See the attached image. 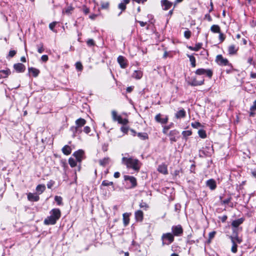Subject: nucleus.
<instances>
[{"label":"nucleus","mask_w":256,"mask_h":256,"mask_svg":"<svg viewBox=\"0 0 256 256\" xmlns=\"http://www.w3.org/2000/svg\"><path fill=\"white\" fill-rule=\"evenodd\" d=\"M179 132L177 130H172L170 131L168 135L170 136V140L171 143H173L174 142H176L177 140V138H176V136L178 135Z\"/></svg>","instance_id":"nucleus-15"},{"label":"nucleus","mask_w":256,"mask_h":256,"mask_svg":"<svg viewBox=\"0 0 256 256\" xmlns=\"http://www.w3.org/2000/svg\"><path fill=\"white\" fill-rule=\"evenodd\" d=\"M139 206L140 208H143L144 210H147L148 208H149L148 205L146 202H144L142 201L140 204Z\"/></svg>","instance_id":"nucleus-42"},{"label":"nucleus","mask_w":256,"mask_h":256,"mask_svg":"<svg viewBox=\"0 0 256 256\" xmlns=\"http://www.w3.org/2000/svg\"><path fill=\"white\" fill-rule=\"evenodd\" d=\"M110 161V159L108 157L104 158L99 160L100 164L102 166H105L108 164Z\"/></svg>","instance_id":"nucleus-27"},{"label":"nucleus","mask_w":256,"mask_h":256,"mask_svg":"<svg viewBox=\"0 0 256 256\" xmlns=\"http://www.w3.org/2000/svg\"><path fill=\"white\" fill-rule=\"evenodd\" d=\"M124 180H129L130 182L132 184L131 188H134L137 185L136 180L132 176H124Z\"/></svg>","instance_id":"nucleus-14"},{"label":"nucleus","mask_w":256,"mask_h":256,"mask_svg":"<svg viewBox=\"0 0 256 256\" xmlns=\"http://www.w3.org/2000/svg\"><path fill=\"white\" fill-rule=\"evenodd\" d=\"M233 232L232 235L230 236L232 243L240 244L242 240V238L238 236V232L236 229L232 230Z\"/></svg>","instance_id":"nucleus-7"},{"label":"nucleus","mask_w":256,"mask_h":256,"mask_svg":"<svg viewBox=\"0 0 256 256\" xmlns=\"http://www.w3.org/2000/svg\"><path fill=\"white\" fill-rule=\"evenodd\" d=\"M50 216H48L44 220L46 225H54L61 216V212L59 208H53L50 212Z\"/></svg>","instance_id":"nucleus-1"},{"label":"nucleus","mask_w":256,"mask_h":256,"mask_svg":"<svg viewBox=\"0 0 256 256\" xmlns=\"http://www.w3.org/2000/svg\"><path fill=\"white\" fill-rule=\"evenodd\" d=\"M143 74L141 70H134L132 74V77L137 80L140 79L142 76Z\"/></svg>","instance_id":"nucleus-26"},{"label":"nucleus","mask_w":256,"mask_h":256,"mask_svg":"<svg viewBox=\"0 0 256 256\" xmlns=\"http://www.w3.org/2000/svg\"><path fill=\"white\" fill-rule=\"evenodd\" d=\"M158 170L164 174H168L167 166L166 165L163 164H160L158 166Z\"/></svg>","instance_id":"nucleus-24"},{"label":"nucleus","mask_w":256,"mask_h":256,"mask_svg":"<svg viewBox=\"0 0 256 256\" xmlns=\"http://www.w3.org/2000/svg\"><path fill=\"white\" fill-rule=\"evenodd\" d=\"M28 70L29 72L32 73L34 77H36L40 74V70L34 68H29Z\"/></svg>","instance_id":"nucleus-29"},{"label":"nucleus","mask_w":256,"mask_h":256,"mask_svg":"<svg viewBox=\"0 0 256 256\" xmlns=\"http://www.w3.org/2000/svg\"><path fill=\"white\" fill-rule=\"evenodd\" d=\"M76 68L80 71L82 70L83 68L82 65L80 62H76Z\"/></svg>","instance_id":"nucleus-49"},{"label":"nucleus","mask_w":256,"mask_h":256,"mask_svg":"<svg viewBox=\"0 0 256 256\" xmlns=\"http://www.w3.org/2000/svg\"><path fill=\"white\" fill-rule=\"evenodd\" d=\"M14 68L18 72H23L26 70L24 65L22 63L14 64Z\"/></svg>","instance_id":"nucleus-17"},{"label":"nucleus","mask_w":256,"mask_h":256,"mask_svg":"<svg viewBox=\"0 0 256 256\" xmlns=\"http://www.w3.org/2000/svg\"><path fill=\"white\" fill-rule=\"evenodd\" d=\"M162 115L160 114H156L155 116V120L156 122L160 123L161 124H166L168 122V116H165L164 118H162Z\"/></svg>","instance_id":"nucleus-10"},{"label":"nucleus","mask_w":256,"mask_h":256,"mask_svg":"<svg viewBox=\"0 0 256 256\" xmlns=\"http://www.w3.org/2000/svg\"><path fill=\"white\" fill-rule=\"evenodd\" d=\"M10 74V71L9 69L0 70V79L8 77Z\"/></svg>","instance_id":"nucleus-28"},{"label":"nucleus","mask_w":256,"mask_h":256,"mask_svg":"<svg viewBox=\"0 0 256 256\" xmlns=\"http://www.w3.org/2000/svg\"><path fill=\"white\" fill-rule=\"evenodd\" d=\"M54 184V182L52 180H50L47 184V187L48 188H51Z\"/></svg>","instance_id":"nucleus-54"},{"label":"nucleus","mask_w":256,"mask_h":256,"mask_svg":"<svg viewBox=\"0 0 256 256\" xmlns=\"http://www.w3.org/2000/svg\"><path fill=\"white\" fill-rule=\"evenodd\" d=\"M191 125L192 127L195 128H198L202 126L200 123L198 122H196L194 123H192Z\"/></svg>","instance_id":"nucleus-50"},{"label":"nucleus","mask_w":256,"mask_h":256,"mask_svg":"<svg viewBox=\"0 0 256 256\" xmlns=\"http://www.w3.org/2000/svg\"><path fill=\"white\" fill-rule=\"evenodd\" d=\"M186 116V112L184 108L179 110L175 114V117L178 119L181 118H184Z\"/></svg>","instance_id":"nucleus-22"},{"label":"nucleus","mask_w":256,"mask_h":256,"mask_svg":"<svg viewBox=\"0 0 256 256\" xmlns=\"http://www.w3.org/2000/svg\"><path fill=\"white\" fill-rule=\"evenodd\" d=\"M46 190L44 184H38L36 188V190L39 194H42Z\"/></svg>","instance_id":"nucleus-33"},{"label":"nucleus","mask_w":256,"mask_h":256,"mask_svg":"<svg viewBox=\"0 0 256 256\" xmlns=\"http://www.w3.org/2000/svg\"><path fill=\"white\" fill-rule=\"evenodd\" d=\"M184 36L186 38L189 39L191 36V32L189 30H186L184 32Z\"/></svg>","instance_id":"nucleus-53"},{"label":"nucleus","mask_w":256,"mask_h":256,"mask_svg":"<svg viewBox=\"0 0 256 256\" xmlns=\"http://www.w3.org/2000/svg\"><path fill=\"white\" fill-rule=\"evenodd\" d=\"M202 46V43H198L196 44V46L193 47L191 46H188V48L194 51H198Z\"/></svg>","instance_id":"nucleus-34"},{"label":"nucleus","mask_w":256,"mask_h":256,"mask_svg":"<svg viewBox=\"0 0 256 256\" xmlns=\"http://www.w3.org/2000/svg\"><path fill=\"white\" fill-rule=\"evenodd\" d=\"M112 117L113 121L118 122L120 124L126 125L128 123V118H122V116L118 114L117 112L115 110H112Z\"/></svg>","instance_id":"nucleus-4"},{"label":"nucleus","mask_w":256,"mask_h":256,"mask_svg":"<svg viewBox=\"0 0 256 256\" xmlns=\"http://www.w3.org/2000/svg\"><path fill=\"white\" fill-rule=\"evenodd\" d=\"M238 50V47L234 44L230 45L228 48V52L230 54H236Z\"/></svg>","instance_id":"nucleus-21"},{"label":"nucleus","mask_w":256,"mask_h":256,"mask_svg":"<svg viewBox=\"0 0 256 256\" xmlns=\"http://www.w3.org/2000/svg\"><path fill=\"white\" fill-rule=\"evenodd\" d=\"M84 132L86 134H89L90 132V128L88 126H85L84 128Z\"/></svg>","instance_id":"nucleus-59"},{"label":"nucleus","mask_w":256,"mask_h":256,"mask_svg":"<svg viewBox=\"0 0 256 256\" xmlns=\"http://www.w3.org/2000/svg\"><path fill=\"white\" fill-rule=\"evenodd\" d=\"M210 30L214 33H220V28L219 26L214 24L211 26Z\"/></svg>","instance_id":"nucleus-32"},{"label":"nucleus","mask_w":256,"mask_h":256,"mask_svg":"<svg viewBox=\"0 0 256 256\" xmlns=\"http://www.w3.org/2000/svg\"><path fill=\"white\" fill-rule=\"evenodd\" d=\"M120 130L122 132L126 134L128 132V128L126 126H122L121 127Z\"/></svg>","instance_id":"nucleus-57"},{"label":"nucleus","mask_w":256,"mask_h":256,"mask_svg":"<svg viewBox=\"0 0 256 256\" xmlns=\"http://www.w3.org/2000/svg\"><path fill=\"white\" fill-rule=\"evenodd\" d=\"M162 241V246L170 245L174 241V234L170 232H166L163 234L161 237Z\"/></svg>","instance_id":"nucleus-3"},{"label":"nucleus","mask_w":256,"mask_h":256,"mask_svg":"<svg viewBox=\"0 0 256 256\" xmlns=\"http://www.w3.org/2000/svg\"><path fill=\"white\" fill-rule=\"evenodd\" d=\"M172 234H174V237L181 236L183 234V228L182 226L180 225L174 226L172 227Z\"/></svg>","instance_id":"nucleus-6"},{"label":"nucleus","mask_w":256,"mask_h":256,"mask_svg":"<svg viewBox=\"0 0 256 256\" xmlns=\"http://www.w3.org/2000/svg\"><path fill=\"white\" fill-rule=\"evenodd\" d=\"M122 164L126 165L128 168H130L138 172L140 168V163L138 159L132 158L123 157Z\"/></svg>","instance_id":"nucleus-2"},{"label":"nucleus","mask_w":256,"mask_h":256,"mask_svg":"<svg viewBox=\"0 0 256 256\" xmlns=\"http://www.w3.org/2000/svg\"><path fill=\"white\" fill-rule=\"evenodd\" d=\"M70 130L73 132L74 136H76L77 134H80L82 132L81 128H77L76 126L71 127Z\"/></svg>","instance_id":"nucleus-31"},{"label":"nucleus","mask_w":256,"mask_h":256,"mask_svg":"<svg viewBox=\"0 0 256 256\" xmlns=\"http://www.w3.org/2000/svg\"><path fill=\"white\" fill-rule=\"evenodd\" d=\"M160 2L163 8V10H166L170 9L174 4L168 0H162Z\"/></svg>","instance_id":"nucleus-16"},{"label":"nucleus","mask_w":256,"mask_h":256,"mask_svg":"<svg viewBox=\"0 0 256 256\" xmlns=\"http://www.w3.org/2000/svg\"><path fill=\"white\" fill-rule=\"evenodd\" d=\"M62 152L66 155H69L72 152V149L69 146L66 145L62 148Z\"/></svg>","instance_id":"nucleus-30"},{"label":"nucleus","mask_w":256,"mask_h":256,"mask_svg":"<svg viewBox=\"0 0 256 256\" xmlns=\"http://www.w3.org/2000/svg\"><path fill=\"white\" fill-rule=\"evenodd\" d=\"M206 186L211 190H214L216 188V181L214 179H210L206 182Z\"/></svg>","instance_id":"nucleus-19"},{"label":"nucleus","mask_w":256,"mask_h":256,"mask_svg":"<svg viewBox=\"0 0 256 256\" xmlns=\"http://www.w3.org/2000/svg\"><path fill=\"white\" fill-rule=\"evenodd\" d=\"M86 43L89 46H93L94 45V42L92 39L88 40Z\"/></svg>","instance_id":"nucleus-55"},{"label":"nucleus","mask_w":256,"mask_h":256,"mask_svg":"<svg viewBox=\"0 0 256 256\" xmlns=\"http://www.w3.org/2000/svg\"><path fill=\"white\" fill-rule=\"evenodd\" d=\"M101 8L102 9H108L110 6L108 2H100Z\"/></svg>","instance_id":"nucleus-39"},{"label":"nucleus","mask_w":256,"mask_h":256,"mask_svg":"<svg viewBox=\"0 0 256 256\" xmlns=\"http://www.w3.org/2000/svg\"><path fill=\"white\" fill-rule=\"evenodd\" d=\"M244 220V219L242 218L234 220L232 223V226L233 227V229L236 230L237 232H238L239 230H242V228H240L238 227L243 223Z\"/></svg>","instance_id":"nucleus-11"},{"label":"nucleus","mask_w":256,"mask_h":256,"mask_svg":"<svg viewBox=\"0 0 256 256\" xmlns=\"http://www.w3.org/2000/svg\"><path fill=\"white\" fill-rule=\"evenodd\" d=\"M76 162L74 158H70L68 159V164L72 168L75 167L76 166Z\"/></svg>","instance_id":"nucleus-37"},{"label":"nucleus","mask_w":256,"mask_h":256,"mask_svg":"<svg viewBox=\"0 0 256 256\" xmlns=\"http://www.w3.org/2000/svg\"><path fill=\"white\" fill-rule=\"evenodd\" d=\"M28 199L30 202H38L40 200V197L36 194L30 192L28 194Z\"/></svg>","instance_id":"nucleus-20"},{"label":"nucleus","mask_w":256,"mask_h":256,"mask_svg":"<svg viewBox=\"0 0 256 256\" xmlns=\"http://www.w3.org/2000/svg\"><path fill=\"white\" fill-rule=\"evenodd\" d=\"M218 34H219L218 38H219V40H220V42H222L226 38V36L224 35V34H222L221 32H220V33H218Z\"/></svg>","instance_id":"nucleus-51"},{"label":"nucleus","mask_w":256,"mask_h":256,"mask_svg":"<svg viewBox=\"0 0 256 256\" xmlns=\"http://www.w3.org/2000/svg\"><path fill=\"white\" fill-rule=\"evenodd\" d=\"M216 234V232H210L209 233V241L210 242V240L214 238V236Z\"/></svg>","instance_id":"nucleus-61"},{"label":"nucleus","mask_w":256,"mask_h":256,"mask_svg":"<svg viewBox=\"0 0 256 256\" xmlns=\"http://www.w3.org/2000/svg\"><path fill=\"white\" fill-rule=\"evenodd\" d=\"M206 70V69L204 68H198L196 70L195 73L196 74L199 76L205 74Z\"/></svg>","instance_id":"nucleus-41"},{"label":"nucleus","mask_w":256,"mask_h":256,"mask_svg":"<svg viewBox=\"0 0 256 256\" xmlns=\"http://www.w3.org/2000/svg\"><path fill=\"white\" fill-rule=\"evenodd\" d=\"M198 134L200 137L202 138H205L206 137V132L204 130H200L198 132Z\"/></svg>","instance_id":"nucleus-40"},{"label":"nucleus","mask_w":256,"mask_h":256,"mask_svg":"<svg viewBox=\"0 0 256 256\" xmlns=\"http://www.w3.org/2000/svg\"><path fill=\"white\" fill-rule=\"evenodd\" d=\"M84 152L82 150H79L75 152L73 154V156L76 159V161L81 162L82 160L84 158Z\"/></svg>","instance_id":"nucleus-9"},{"label":"nucleus","mask_w":256,"mask_h":256,"mask_svg":"<svg viewBox=\"0 0 256 256\" xmlns=\"http://www.w3.org/2000/svg\"><path fill=\"white\" fill-rule=\"evenodd\" d=\"M130 0H122L118 4V8L121 10V12L118 14L120 16L122 12L124 11L126 8V4L130 2Z\"/></svg>","instance_id":"nucleus-12"},{"label":"nucleus","mask_w":256,"mask_h":256,"mask_svg":"<svg viewBox=\"0 0 256 256\" xmlns=\"http://www.w3.org/2000/svg\"><path fill=\"white\" fill-rule=\"evenodd\" d=\"M102 185L103 186H113L114 183L112 182H109L108 180H104L102 182Z\"/></svg>","instance_id":"nucleus-47"},{"label":"nucleus","mask_w":256,"mask_h":256,"mask_svg":"<svg viewBox=\"0 0 256 256\" xmlns=\"http://www.w3.org/2000/svg\"><path fill=\"white\" fill-rule=\"evenodd\" d=\"M86 124V120L82 118H79L76 120V126L77 128H81Z\"/></svg>","instance_id":"nucleus-23"},{"label":"nucleus","mask_w":256,"mask_h":256,"mask_svg":"<svg viewBox=\"0 0 256 256\" xmlns=\"http://www.w3.org/2000/svg\"><path fill=\"white\" fill-rule=\"evenodd\" d=\"M56 22H52V23H50V24H49V28H50L52 30H54V28L56 26Z\"/></svg>","instance_id":"nucleus-58"},{"label":"nucleus","mask_w":256,"mask_h":256,"mask_svg":"<svg viewBox=\"0 0 256 256\" xmlns=\"http://www.w3.org/2000/svg\"><path fill=\"white\" fill-rule=\"evenodd\" d=\"M205 74H206L210 78H211L213 74V72L210 69H206Z\"/></svg>","instance_id":"nucleus-46"},{"label":"nucleus","mask_w":256,"mask_h":256,"mask_svg":"<svg viewBox=\"0 0 256 256\" xmlns=\"http://www.w3.org/2000/svg\"><path fill=\"white\" fill-rule=\"evenodd\" d=\"M173 126H174V124L171 123L170 124H168V126H164L163 130H162L163 133L164 134H166L168 130L169 129H170V128H172V127H173Z\"/></svg>","instance_id":"nucleus-36"},{"label":"nucleus","mask_w":256,"mask_h":256,"mask_svg":"<svg viewBox=\"0 0 256 256\" xmlns=\"http://www.w3.org/2000/svg\"><path fill=\"white\" fill-rule=\"evenodd\" d=\"M138 136L140 138H141L142 140H143L148 139V134L146 133L139 132L138 134Z\"/></svg>","instance_id":"nucleus-43"},{"label":"nucleus","mask_w":256,"mask_h":256,"mask_svg":"<svg viewBox=\"0 0 256 256\" xmlns=\"http://www.w3.org/2000/svg\"><path fill=\"white\" fill-rule=\"evenodd\" d=\"M205 18L209 22H211L212 20V18L210 14H206L205 15Z\"/></svg>","instance_id":"nucleus-64"},{"label":"nucleus","mask_w":256,"mask_h":256,"mask_svg":"<svg viewBox=\"0 0 256 256\" xmlns=\"http://www.w3.org/2000/svg\"><path fill=\"white\" fill-rule=\"evenodd\" d=\"M231 200V198H226V199H225L224 200H222L221 201V204H228L229 203V202Z\"/></svg>","instance_id":"nucleus-60"},{"label":"nucleus","mask_w":256,"mask_h":256,"mask_svg":"<svg viewBox=\"0 0 256 256\" xmlns=\"http://www.w3.org/2000/svg\"><path fill=\"white\" fill-rule=\"evenodd\" d=\"M134 216L136 221L142 222L144 219V213L141 210H138L134 212Z\"/></svg>","instance_id":"nucleus-18"},{"label":"nucleus","mask_w":256,"mask_h":256,"mask_svg":"<svg viewBox=\"0 0 256 256\" xmlns=\"http://www.w3.org/2000/svg\"><path fill=\"white\" fill-rule=\"evenodd\" d=\"M118 62L120 64V68H125L128 66L126 60L123 56H118Z\"/></svg>","instance_id":"nucleus-13"},{"label":"nucleus","mask_w":256,"mask_h":256,"mask_svg":"<svg viewBox=\"0 0 256 256\" xmlns=\"http://www.w3.org/2000/svg\"><path fill=\"white\" fill-rule=\"evenodd\" d=\"M38 48V52L40 54H42L44 51V44L42 43H40V44L36 46Z\"/></svg>","instance_id":"nucleus-45"},{"label":"nucleus","mask_w":256,"mask_h":256,"mask_svg":"<svg viewBox=\"0 0 256 256\" xmlns=\"http://www.w3.org/2000/svg\"><path fill=\"white\" fill-rule=\"evenodd\" d=\"M204 78H201L200 80H198V77L192 78L188 82V84L192 86H198L202 85L204 84Z\"/></svg>","instance_id":"nucleus-5"},{"label":"nucleus","mask_w":256,"mask_h":256,"mask_svg":"<svg viewBox=\"0 0 256 256\" xmlns=\"http://www.w3.org/2000/svg\"><path fill=\"white\" fill-rule=\"evenodd\" d=\"M187 56L190 58V62L192 66L193 67V68L196 67V58H195L193 56H192V55L188 54Z\"/></svg>","instance_id":"nucleus-35"},{"label":"nucleus","mask_w":256,"mask_h":256,"mask_svg":"<svg viewBox=\"0 0 256 256\" xmlns=\"http://www.w3.org/2000/svg\"><path fill=\"white\" fill-rule=\"evenodd\" d=\"M216 61L220 66H232L228 59L224 58L221 54L216 56Z\"/></svg>","instance_id":"nucleus-8"},{"label":"nucleus","mask_w":256,"mask_h":256,"mask_svg":"<svg viewBox=\"0 0 256 256\" xmlns=\"http://www.w3.org/2000/svg\"><path fill=\"white\" fill-rule=\"evenodd\" d=\"M54 200L57 202V204L58 205L60 206V205H62V198L61 196H55Z\"/></svg>","instance_id":"nucleus-44"},{"label":"nucleus","mask_w":256,"mask_h":256,"mask_svg":"<svg viewBox=\"0 0 256 256\" xmlns=\"http://www.w3.org/2000/svg\"><path fill=\"white\" fill-rule=\"evenodd\" d=\"M74 8L72 6H68L66 8H65L64 10L63 11V12H65L67 14H70L73 10Z\"/></svg>","instance_id":"nucleus-48"},{"label":"nucleus","mask_w":256,"mask_h":256,"mask_svg":"<svg viewBox=\"0 0 256 256\" xmlns=\"http://www.w3.org/2000/svg\"><path fill=\"white\" fill-rule=\"evenodd\" d=\"M130 214L126 212L122 214L123 217V222L124 226H127L130 222Z\"/></svg>","instance_id":"nucleus-25"},{"label":"nucleus","mask_w":256,"mask_h":256,"mask_svg":"<svg viewBox=\"0 0 256 256\" xmlns=\"http://www.w3.org/2000/svg\"><path fill=\"white\" fill-rule=\"evenodd\" d=\"M232 246L231 250L233 253H236L237 252L238 245L236 244L232 243Z\"/></svg>","instance_id":"nucleus-52"},{"label":"nucleus","mask_w":256,"mask_h":256,"mask_svg":"<svg viewBox=\"0 0 256 256\" xmlns=\"http://www.w3.org/2000/svg\"><path fill=\"white\" fill-rule=\"evenodd\" d=\"M250 111L256 110V100H255L253 103V104L250 108Z\"/></svg>","instance_id":"nucleus-56"},{"label":"nucleus","mask_w":256,"mask_h":256,"mask_svg":"<svg viewBox=\"0 0 256 256\" xmlns=\"http://www.w3.org/2000/svg\"><path fill=\"white\" fill-rule=\"evenodd\" d=\"M192 134V132L190 130H184L182 132V135L185 139H186L187 138L190 136Z\"/></svg>","instance_id":"nucleus-38"},{"label":"nucleus","mask_w":256,"mask_h":256,"mask_svg":"<svg viewBox=\"0 0 256 256\" xmlns=\"http://www.w3.org/2000/svg\"><path fill=\"white\" fill-rule=\"evenodd\" d=\"M48 58L47 55H42L41 57V60L44 62H46L48 60Z\"/></svg>","instance_id":"nucleus-62"},{"label":"nucleus","mask_w":256,"mask_h":256,"mask_svg":"<svg viewBox=\"0 0 256 256\" xmlns=\"http://www.w3.org/2000/svg\"><path fill=\"white\" fill-rule=\"evenodd\" d=\"M16 54V51L14 50H11L10 51L8 56L10 57H13Z\"/></svg>","instance_id":"nucleus-63"}]
</instances>
